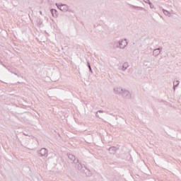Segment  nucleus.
Listing matches in <instances>:
<instances>
[{
  "label": "nucleus",
  "instance_id": "f257e3e1",
  "mask_svg": "<svg viewBox=\"0 0 181 181\" xmlns=\"http://www.w3.org/2000/svg\"><path fill=\"white\" fill-rule=\"evenodd\" d=\"M126 46H128L127 39H121L119 40V49H124Z\"/></svg>",
  "mask_w": 181,
  "mask_h": 181
},
{
  "label": "nucleus",
  "instance_id": "f03ea898",
  "mask_svg": "<svg viewBox=\"0 0 181 181\" xmlns=\"http://www.w3.org/2000/svg\"><path fill=\"white\" fill-rule=\"evenodd\" d=\"M58 9H60L62 12H67L69 11V6L67 4H56Z\"/></svg>",
  "mask_w": 181,
  "mask_h": 181
},
{
  "label": "nucleus",
  "instance_id": "7ed1b4c3",
  "mask_svg": "<svg viewBox=\"0 0 181 181\" xmlns=\"http://www.w3.org/2000/svg\"><path fill=\"white\" fill-rule=\"evenodd\" d=\"M124 88L121 86H117L113 88V91L115 94H117L118 95H122Z\"/></svg>",
  "mask_w": 181,
  "mask_h": 181
},
{
  "label": "nucleus",
  "instance_id": "20e7f679",
  "mask_svg": "<svg viewBox=\"0 0 181 181\" xmlns=\"http://www.w3.org/2000/svg\"><path fill=\"white\" fill-rule=\"evenodd\" d=\"M76 165V169H78V170H80L81 172H86V170H87V168H86V166H83V164H81V163H80L79 161H78V163H75Z\"/></svg>",
  "mask_w": 181,
  "mask_h": 181
},
{
  "label": "nucleus",
  "instance_id": "39448f33",
  "mask_svg": "<svg viewBox=\"0 0 181 181\" xmlns=\"http://www.w3.org/2000/svg\"><path fill=\"white\" fill-rule=\"evenodd\" d=\"M47 149L42 148L38 151V155L39 156L43 157L45 156V158H47V153H48Z\"/></svg>",
  "mask_w": 181,
  "mask_h": 181
},
{
  "label": "nucleus",
  "instance_id": "423d86ee",
  "mask_svg": "<svg viewBox=\"0 0 181 181\" xmlns=\"http://www.w3.org/2000/svg\"><path fill=\"white\" fill-rule=\"evenodd\" d=\"M122 97H124V98H126L127 100H129V98H131V92L124 88L122 93Z\"/></svg>",
  "mask_w": 181,
  "mask_h": 181
},
{
  "label": "nucleus",
  "instance_id": "0eeeda50",
  "mask_svg": "<svg viewBox=\"0 0 181 181\" xmlns=\"http://www.w3.org/2000/svg\"><path fill=\"white\" fill-rule=\"evenodd\" d=\"M68 158L70 160L74 162V163H78V160L76 159V156L74 155L69 153L68 154Z\"/></svg>",
  "mask_w": 181,
  "mask_h": 181
},
{
  "label": "nucleus",
  "instance_id": "6e6552de",
  "mask_svg": "<svg viewBox=\"0 0 181 181\" xmlns=\"http://www.w3.org/2000/svg\"><path fill=\"white\" fill-rule=\"evenodd\" d=\"M113 49H119V41L115 40L111 43Z\"/></svg>",
  "mask_w": 181,
  "mask_h": 181
},
{
  "label": "nucleus",
  "instance_id": "1a4fd4ad",
  "mask_svg": "<svg viewBox=\"0 0 181 181\" xmlns=\"http://www.w3.org/2000/svg\"><path fill=\"white\" fill-rule=\"evenodd\" d=\"M162 51V48H157L153 49V55L156 57V56H159L160 54V52Z\"/></svg>",
  "mask_w": 181,
  "mask_h": 181
},
{
  "label": "nucleus",
  "instance_id": "9d476101",
  "mask_svg": "<svg viewBox=\"0 0 181 181\" xmlns=\"http://www.w3.org/2000/svg\"><path fill=\"white\" fill-rule=\"evenodd\" d=\"M128 67H129V64L128 62H124L122 68V71H125Z\"/></svg>",
  "mask_w": 181,
  "mask_h": 181
},
{
  "label": "nucleus",
  "instance_id": "9b49d317",
  "mask_svg": "<svg viewBox=\"0 0 181 181\" xmlns=\"http://www.w3.org/2000/svg\"><path fill=\"white\" fill-rule=\"evenodd\" d=\"M107 151H109V152H117V151H118V148L116 146H111L107 149Z\"/></svg>",
  "mask_w": 181,
  "mask_h": 181
},
{
  "label": "nucleus",
  "instance_id": "f8f14e48",
  "mask_svg": "<svg viewBox=\"0 0 181 181\" xmlns=\"http://www.w3.org/2000/svg\"><path fill=\"white\" fill-rule=\"evenodd\" d=\"M50 11L53 18L57 17V10L52 8Z\"/></svg>",
  "mask_w": 181,
  "mask_h": 181
},
{
  "label": "nucleus",
  "instance_id": "ddd939ff",
  "mask_svg": "<svg viewBox=\"0 0 181 181\" xmlns=\"http://www.w3.org/2000/svg\"><path fill=\"white\" fill-rule=\"evenodd\" d=\"M163 12L165 16L170 17V13L168 10L163 9Z\"/></svg>",
  "mask_w": 181,
  "mask_h": 181
},
{
  "label": "nucleus",
  "instance_id": "4468645a",
  "mask_svg": "<svg viewBox=\"0 0 181 181\" xmlns=\"http://www.w3.org/2000/svg\"><path fill=\"white\" fill-rule=\"evenodd\" d=\"M179 81H175L173 82V88L174 90H176V87H177V86H179Z\"/></svg>",
  "mask_w": 181,
  "mask_h": 181
},
{
  "label": "nucleus",
  "instance_id": "2eb2a0df",
  "mask_svg": "<svg viewBox=\"0 0 181 181\" xmlns=\"http://www.w3.org/2000/svg\"><path fill=\"white\" fill-rule=\"evenodd\" d=\"M10 73H12V74H15V76H17L18 77H19V74H16V71H15V69H11L10 71Z\"/></svg>",
  "mask_w": 181,
  "mask_h": 181
},
{
  "label": "nucleus",
  "instance_id": "dca6fc26",
  "mask_svg": "<svg viewBox=\"0 0 181 181\" xmlns=\"http://www.w3.org/2000/svg\"><path fill=\"white\" fill-rule=\"evenodd\" d=\"M87 64H88V67L89 69V71L90 73H93V69H91V65L90 64V62H87Z\"/></svg>",
  "mask_w": 181,
  "mask_h": 181
},
{
  "label": "nucleus",
  "instance_id": "f3484780",
  "mask_svg": "<svg viewBox=\"0 0 181 181\" xmlns=\"http://www.w3.org/2000/svg\"><path fill=\"white\" fill-rule=\"evenodd\" d=\"M98 112L103 114V112H104L103 110H98V112H96L95 113V116L98 117Z\"/></svg>",
  "mask_w": 181,
  "mask_h": 181
},
{
  "label": "nucleus",
  "instance_id": "a211bd4d",
  "mask_svg": "<svg viewBox=\"0 0 181 181\" xmlns=\"http://www.w3.org/2000/svg\"><path fill=\"white\" fill-rule=\"evenodd\" d=\"M148 5H150V8H151V9H153V8L155 7L154 6H153V4H152V3H148Z\"/></svg>",
  "mask_w": 181,
  "mask_h": 181
},
{
  "label": "nucleus",
  "instance_id": "6ab92c4d",
  "mask_svg": "<svg viewBox=\"0 0 181 181\" xmlns=\"http://www.w3.org/2000/svg\"><path fill=\"white\" fill-rule=\"evenodd\" d=\"M145 4H149L151 1L149 0H143Z\"/></svg>",
  "mask_w": 181,
  "mask_h": 181
},
{
  "label": "nucleus",
  "instance_id": "aec40b11",
  "mask_svg": "<svg viewBox=\"0 0 181 181\" xmlns=\"http://www.w3.org/2000/svg\"><path fill=\"white\" fill-rule=\"evenodd\" d=\"M6 69L8 71H11L12 69H11V68H9V66H6Z\"/></svg>",
  "mask_w": 181,
  "mask_h": 181
},
{
  "label": "nucleus",
  "instance_id": "412c9836",
  "mask_svg": "<svg viewBox=\"0 0 181 181\" xmlns=\"http://www.w3.org/2000/svg\"><path fill=\"white\" fill-rule=\"evenodd\" d=\"M132 8H134V9H136V8H141V7H139V6H133Z\"/></svg>",
  "mask_w": 181,
  "mask_h": 181
},
{
  "label": "nucleus",
  "instance_id": "4be33fe9",
  "mask_svg": "<svg viewBox=\"0 0 181 181\" xmlns=\"http://www.w3.org/2000/svg\"><path fill=\"white\" fill-rule=\"evenodd\" d=\"M1 66H3V67H5V69H6V66L5 65V64H1Z\"/></svg>",
  "mask_w": 181,
  "mask_h": 181
},
{
  "label": "nucleus",
  "instance_id": "5701e85b",
  "mask_svg": "<svg viewBox=\"0 0 181 181\" xmlns=\"http://www.w3.org/2000/svg\"><path fill=\"white\" fill-rule=\"evenodd\" d=\"M0 64H4V62H2V61L0 60Z\"/></svg>",
  "mask_w": 181,
  "mask_h": 181
},
{
  "label": "nucleus",
  "instance_id": "b1692460",
  "mask_svg": "<svg viewBox=\"0 0 181 181\" xmlns=\"http://www.w3.org/2000/svg\"><path fill=\"white\" fill-rule=\"evenodd\" d=\"M91 173H88V174L87 175V176H90Z\"/></svg>",
  "mask_w": 181,
  "mask_h": 181
},
{
  "label": "nucleus",
  "instance_id": "393cba45",
  "mask_svg": "<svg viewBox=\"0 0 181 181\" xmlns=\"http://www.w3.org/2000/svg\"><path fill=\"white\" fill-rule=\"evenodd\" d=\"M24 135H25V136H28V134L26 133H23Z\"/></svg>",
  "mask_w": 181,
  "mask_h": 181
},
{
  "label": "nucleus",
  "instance_id": "a878e982",
  "mask_svg": "<svg viewBox=\"0 0 181 181\" xmlns=\"http://www.w3.org/2000/svg\"><path fill=\"white\" fill-rule=\"evenodd\" d=\"M40 15H42V11H40Z\"/></svg>",
  "mask_w": 181,
  "mask_h": 181
}]
</instances>
